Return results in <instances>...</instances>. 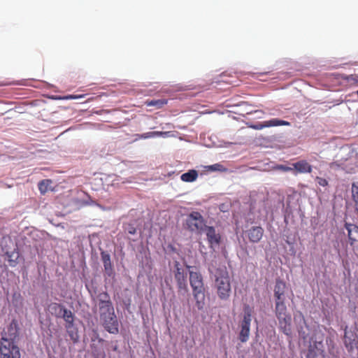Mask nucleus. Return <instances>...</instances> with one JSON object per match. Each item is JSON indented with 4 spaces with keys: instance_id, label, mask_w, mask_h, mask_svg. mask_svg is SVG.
<instances>
[{
    "instance_id": "f257e3e1",
    "label": "nucleus",
    "mask_w": 358,
    "mask_h": 358,
    "mask_svg": "<svg viewBox=\"0 0 358 358\" xmlns=\"http://www.w3.org/2000/svg\"><path fill=\"white\" fill-rule=\"evenodd\" d=\"M99 309L100 320L103 328L110 334H118L119 322L107 292L99 294Z\"/></svg>"
},
{
    "instance_id": "f03ea898",
    "label": "nucleus",
    "mask_w": 358,
    "mask_h": 358,
    "mask_svg": "<svg viewBox=\"0 0 358 358\" xmlns=\"http://www.w3.org/2000/svg\"><path fill=\"white\" fill-rule=\"evenodd\" d=\"M189 283L196 301V306L199 310H202L205 303V288L203 276L201 273L190 271Z\"/></svg>"
},
{
    "instance_id": "7ed1b4c3",
    "label": "nucleus",
    "mask_w": 358,
    "mask_h": 358,
    "mask_svg": "<svg viewBox=\"0 0 358 358\" xmlns=\"http://www.w3.org/2000/svg\"><path fill=\"white\" fill-rule=\"evenodd\" d=\"M215 288L222 300L229 299L231 288L229 273L226 268L217 269L215 273Z\"/></svg>"
},
{
    "instance_id": "20e7f679",
    "label": "nucleus",
    "mask_w": 358,
    "mask_h": 358,
    "mask_svg": "<svg viewBox=\"0 0 358 358\" xmlns=\"http://www.w3.org/2000/svg\"><path fill=\"white\" fill-rule=\"evenodd\" d=\"M275 314L278 320L280 330L287 336L292 334V315L287 311L285 301L275 303Z\"/></svg>"
},
{
    "instance_id": "39448f33",
    "label": "nucleus",
    "mask_w": 358,
    "mask_h": 358,
    "mask_svg": "<svg viewBox=\"0 0 358 358\" xmlns=\"http://www.w3.org/2000/svg\"><path fill=\"white\" fill-rule=\"evenodd\" d=\"M323 341L324 334L315 332L310 339L306 357L317 358L319 356L322 355L324 352Z\"/></svg>"
},
{
    "instance_id": "423d86ee",
    "label": "nucleus",
    "mask_w": 358,
    "mask_h": 358,
    "mask_svg": "<svg viewBox=\"0 0 358 358\" xmlns=\"http://www.w3.org/2000/svg\"><path fill=\"white\" fill-rule=\"evenodd\" d=\"M0 357L21 358L20 349L17 345L15 344V342L9 341V339L1 338L0 344Z\"/></svg>"
},
{
    "instance_id": "0eeeda50",
    "label": "nucleus",
    "mask_w": 358,
    "mask_h": 358,
    "mask_svg": "<svg viewBox=\"0 0 358 358\" xmlns=\"http://www.w3.org/2000/svg\"><path fill=\"white\" fill-rule=\"evenodd\" d=\"M251 321L252 310L249 306H247L244 308V315L241 322V331L238 335V338L242 343H245L249 339Z\"/></svg>"
},
{
    "instance_id": "6e6552de",
    "label": "nucleus",
    "mask_w": 358,
    "mask_h": 358,
    "mask_svg": "<svg viewBox=\"0 0 358 358\" xmlns=\"http://www.w3.org/2000/svg\"><path fill=\"white\" fill-rule=\"evenodd\" d=\"M186 224L190 231H198L199 233L203 231L206 226L203 217L198 211H192L187 215Z\"/></svg>"
},
{
    "instance_id": "1a4fd4ad",
    "label": "nucleus",
    "mask_w": 358,
    "mask_h": 358,
    "mask_svg": "<svg viewBox=\"0 0 358 358\" xmlns=\"http://www.w3.org/2000/svg\"><path fill=\"white\" fill-rule=\"evenodd\" d=\"M174 268V278L177 282L178 291L187 293L188 292L187 274L178 262H175Z\"/></svg>"
},
{
    "instance_id": "9d476101",
    "label": "nucleus",
    "mask_w": 358,
    "mask_h": 358,
    "mask_svg": "<svg viewBox=\"0 0 358 358\" xmlns=\"http://www.w3.org/2000/svg\"><path fill=\"white\" fill-rule=\"evenodd\" d=\"M203 231H205L207 241L210 248L218 246L220 244L222 240L221 235L216 231L215 227L206 225Z\"/></svg>"
},
{
    "instance_id": "9b49d317",
    "label": "nucleus",
    "mask_w": 358,
    "mask_h": 358,
    "mask_svg": "<svg viewBox=\"0 0 358 358\" xmlns=\"http://www.w3.org/2000/svg\"><path fill=\"white\" fill-rule=\"evenodd\" d=\"M290 122L279 120L277 118L271 119L269 120H266L262 122H258L255 124H252L250 126L251 128L256 130H261L266 127H279V126H290Z\"/></svg>"
},
{
    "instance_id": "f8f14e48",
    "label": "nucleus",
    "mask_w": 358,
    "mask_h": 358,
    "mask_svg": "<svg viewBox=\"0 0 358 358\" xmlns=\"http://www.w3.org/2000/svg\"><path fill=\"white\" fill-rule=\"evenodd\" d=\"M287 288L286 283L281 279L278 278L275 280L273 289V296L275 302H285V290Z\"/></svg>"
},
{
    "instance_id": "ddd939ff",
    "label": "nucleus",
    "mask_w": 358,
    "mask_h": 358,
    "mask_svg": "<svg viewBox=\"0 0 358 358\" xmlns=\"http://www.w3.org/2000/svg\"><path fill=\"white\" fill-rule=\"evenodd\" d=\"M264 229L262 227L255 226L246 231L248 239L253 243H259L263 237Z\"/></svg>"
},
{
    "instance_id": "4468645a",
    "label": "nucleus",
    "mask_w": 358,
    "mask_h": 358,
    "mask_svg": "<svg viewBox=\"0 0 358 358\" xmlns=\"http://www.w3.org/2000/svg\"><path fill=\"white\" fill-rule=\"evenodd\" d=\"M345 227L348 231L350 245H355L358 243V226L350 223H345Z\"/></svg>"
},
{
    "instance_id": "2eb2a0df",
    "label": "nucleus",
    "mask_w": 358,
    "mask_h": 358,
    "mask_svg": "<svg viewBox=\"0 0 358 358\" xmlns=\"http://www.w3.org/2000/svg\"><path fill=\"white\" fill-rule=\"evenodd\" d=\"M3 256L5 260L8 262L10 266L15 267L18 264L20 253L17 248H14L11 251L6 250L4 252Z\"/></svg>"
},
{
    "instance_id": "dca6fc26",
    "label": "nucleus",
    "mask_w": 358,
    "mask_h": 358,
    "mask_svg": "<svg viewBox=\"0 0 358 358\" xmlns=\"http://www.w3.org/2000/svg\"><path fill=\"white\" fill-rule=\"evenodd\" d=\"M101 256L106 274L109 277L112 276L114 274V271L110 255L105 251H102Z\"/></svg>"
},
{
    "instance_id": "f3484780",
    "label": "nucleus",
    "mask_w": 358,
    "mask_h": 358,
    "mask_svg": "<svg viewBox=\"0 0 358 358\" xmlns=\"http://www.w3.org/2000/svg\"><path fill=\"white\" fill-rule=\"evenodd\" d=\"M293 169L299 173H310L312 172V166L306 160H300L292 164Z\"/></svg>"
},
{
    "instance_id": "a211bd4d",
    "label": "nucleus",
    "mask_w": 358,
    "mask_h": 358,
    "mask_svg": "<svg viewBox=\"0 0 358 358\" xmlns=\"http://www.w3.org/2000/svg\"><path fill=\"white\" fill-rule=\"evenodd\" d=\"M17 336H18L17 324L13 320L12 322H10V324L7 327V331H6L4 333V334L2 336L1 338H6L7 340L9 339V341H12L13 342H15Z\"/></svg>"
},
{
    "instance_id": "6ab92c4d",
    "label": "nucleus",
    "mask_w": 358,
    "mask_h": 358,
    "mask_svg": "<svg viewBox=\"0 0 358 358\" xmlns=\"http://www.w3.org/2000/svg\"><path fill=\"white\" fill-rule=\"evenodd\" d=\"M347 327L345 329L344 334V345L348 352H352L355 348H357L358 341L355 339V336L352 333L350 336H348L347 331Z\"/></svg>"
},
{
    "instance_id": "aec40b11",
    "label": "nucleus",
    "mask_w": 358,
    "mask_h": 358,
    "mask_svg": "<svg viewBox=\"0 0 358 358\" xmlns=\"http://www.w3.org/2000/svg\"><path fill=\"white\" fill-rule=\"evenodd\" d=\"M65 307L57 303H51L48 306V310L57 317H61Z\"/></svg>"
},
{
    "instance_id": "412c9836",
    "label": "nucleus",
    "mask_w": 358,
    "mask_h": 358,
    "mask_svg": "<svg viewBox=\"0 0 358 358\" xmlns=\"http://www.w3.org/2000/svg\"><path fill=\"white\" fill-rule=\"evenodd\" d=\"M169 131H149L141 134H136V139H145L159 136L167 137L169 136Z\"/></svg>"
},
{
    "instance_id": "4be33fe9",
    "label": "nucleus",
    "mask_w": 358,
    "mask_h": 358,
    "mask_svg": "<svg viewBox=\"0 0 358 358\" xmlns=\"http://www.w3.org/2000/svg\"><path fill=\"white\" fill-rule=\"evenodd\" d=\"M61 317H62L66 322V327L67 329L73 327L74 322V316L73 313L70 310H68L65 308L64 310H63Z\"/></svg>"
},
{
    "instance_id": "5701e85b",
    "label": "nucleus",
    "mask_w": 358,
    "mask_h": 358,
    "mask_svg": "<svg viewBox=\"0 0 358 358\" xmlns=\"http://www.w3.org/2000/svg\"><path fill=\"white\" fill-rule=\"evenodd\" d=\"M197 178L198 172L194 169L189 170L188 172L182 174L180 176V179L183 182H194L197 179Z\"/></svg>"
},
{
    "instance_id": "b1692460",
    "label": "nucleus",
    "mask_w": 358,
    "mask_h": 358,
    "mask_svg": "<svg viewBox=\"0 0 358 358\" xmlns=\"http://www.w3.org/2000/svg\"><path fill=\"white\" fill-rule=\"evenodd\" d=\"M167 103L166 99L147 100L145 104L149 107H155L159 109Z\"/></svg>"
},
{
    "instance_id": "393cba45",
    "label": "nucleus",
    "mask_w": 358,
    "mask_h": 358,
    "mask_svg": "<svg viewBox=\"0 0 358 358\" xmlns=\"http://www.w3.org/2000/svg\"><path fill=\"white\" fill-rule=\"evenodd\" d=\"M90 347L94 358H106V353L103 348H99L94 343L91 344Z\"/></svg>"
},
{
    "instance_id": "a878e982",
    "label": "nucleus",
    "mask_w": 358,
    "mask_h": 358,
    "mask_svg": "<svg viewBox=\"0 0 358 358\" xmlns=\"http://www.w3.org/2000/svg\"><path fill=\"white\" fill-rule=\"evenodd\" d=\"M206 169L208 171H210L226 172L227 171V168H225L222 164L219 163L207 166Z\"/></svg>"
},
{
    "instance_id": "bb28decb",
    "label": "nucleus",
    "mask_w": 358,
    "mask_h": 358,
    "mask_svg": "<svg viewBox=\"0 0 358 358\" xmlns=\"http://www.w3.org/2000/svg\"><path fill=\"white\" fill-rule=\"evenodd\" d=\"M352 194L355 207L358 206V182H353L352 185Z\"/></svg>"
},
{
    "instance_id": "cd10ccee",
    "label": "nucleus",
    "mask_w": 358,
    "mask_h": 358,
    "mask_svg": "<svg viewBox=\"0 0 358 358\" xmlns=\"http://www.w3.org/2000/svg\"><path fill=\"white\" fill-rule=\"evenodd\" d=\"M329 168L334 170L338 169H345V164L343 162L339 163L338 162H333L329 164Z\"/></svg>"
},
{
    "instance_id": "c85d7f7f",
    "label": "nucleus",
    "mask_w": 358,
    "mask_h": 358,
    "mask_svg": "<svg viewBox=\"0 0 358 358\" xmlns=\"http://www.w3.org/2000/svg\"><path fill=\"white\" fill-rule=\"evenodd\" d=\"M346 80L351 84L353 83H358V75L354 74V75H350L347 76Z\"/></svg>"
},
{
    "instance_id": "c756f323",
    "label": "nucleus",
    "mask_w": 358,
    "mask_h": 358,
    "mask_svg": "<svg viewBox=\"0 0 358 358\" xmlns=\"http://www.w3.org/2000/svg\"><path fill=\"white\" fill-rule=\"evenodd\" d=\"M315 180L317 181V184L322 187H326L328 185V181L323 178L321 177H316Z\"/></svg>"
},
{
    "instance_id": "7c9ffc66",
    "label": "nucleus",
    "mask_w": 358,
    "mask_h": 358,
    "mask_svg": "<svg viewBox=\"0 0 358 358\" xmlns=\"http://www.w3.org/2000/svg\"><path fill=\"white\" fill-rule=\"evenodd\" d=\"M275 169L278 170L282 171L284 172L291 171L294 170L293 168L285 165H278L276 166Z\"/></svg>"
},
{
    "instance_id": "2f4dec72",
    "label": "nucleus",
    "mask_w": 358,
    "mask_h": 358,
    "mask_svg": "<svg viewBox=\"0 0 358 358\" xmlns=\"http://www.w3.org/2000/svg\"><path fill=\"white\" fill-rule=\"evenodd\" d=\"M85 94H78V95H75V94H71V95H68L64 97L65 99H81V98H83L85 97Z\"/></svg>"
},
{
    "instance_id": "473e14b6",
    "label": "nucleus",
    "mask_w": 358,
    "mask_h": 358,
    "mask_svg": "<svg viewBox=\"0 0 358 358\" xmlns=\"http://www.w3.org/2000/svg\"><path fill=\"white\" fill-rule=\"evenodd\" d=\"M95 340H97L99 343L104 342V340L100 338L98 334H96L94 338H92V341H94Z\"/></svg>"
},
{
    "instance_id": "72a5a7b5",
    "label": "nucleus",
    "mask_w": 358,
    "mask_h": 358,
    "mask_svg": "<svg viewBox=\"0 0 358 358\" xmlns=\"http://www.w3.org/2000/svg\"><path fill=\"white\" fill-rule=\"evenodd\" d=\"M129 233L131 234H134L136 233V229L134 227H131L129 229Z\"/></svg>"
},
{
    "instance_id": "f704fd0d",
    "label": "nucleus",
    "mask_w": 358,
    "mask_h": 358,
    "mask_svg": "<svg viewBox=\"0 0 358 358\" xmlns=\"http://www.w3.org/2000/svg\"><path fill=\"white\" fill-rule=\"evenodd\" d=\"M43 183H44V181H41V182H39V185H38L39 186V189L41 192L43 191V187H43Z\"/></svg>"
},
{
    "instance_id": "c9c22d12",
    "label": "nucleus",
    "mask_w": 358,
    "mask_h": 358,
    "mask_svg": "<svg viewBox=\"0 0 358 358\" xmlns=\"http://www.w3.org/2000/svg\"><path fill=\"white\" fill-rule=\"evenodd\" d=\"M117 350V346H115V347L114 348V350Z\"/></svg>"
},
{
    "instance_id": "e433bc0d",
    "label": "nucleus",
    "mask_w": 358,
    "mask_h": 358,
    "mask_svg": "<svg viewBox=\"0 0 358 358\" xmlns=\"http://www.w3.org/2000/svg\"><path fill=\"white\" fill-rule=\"evenodd\" d=\"M357 116H358V110H357Z\"/></svg>"
}]
</instances>
